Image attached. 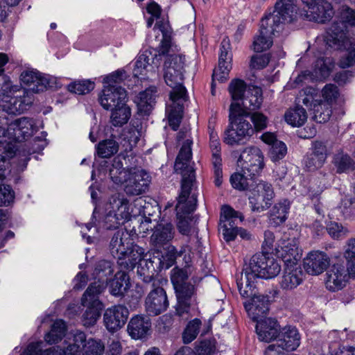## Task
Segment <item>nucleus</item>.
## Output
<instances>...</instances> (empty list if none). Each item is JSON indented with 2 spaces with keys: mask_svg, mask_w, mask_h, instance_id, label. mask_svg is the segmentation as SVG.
<instances>
[{
  "mask_svg": "<svg viewBox=\"0 0 355 355\" xmlns=\"http://www.w3.org/2000/svg\"><path fill=\"white\" fill-rule=\"evenodd\" d=\"M201 324V321L197 318L188 323L182 334V340L184 343H190L196 339L200 332Z\"/></svg>",
  "mask_w": 355,
  "mask_h": 355,
  "instance_id": "nucleus-50",
  "label": "nucleus"
},
{
  "mask_svg": "<svg viewBox=\"0 0 355 355\" xmlns=\"http://www.w3.org/2000/svg\"><path fill=\"white\" fill-rule=\"evenodd\" d=\"M304 276V272L300 263L285 264L280 281V286L283 290H293L302 283Z\"/></svg>",
  "mask_w": 355,
  "mask_h": 355,
  "instance_id": "nucleus-25",
  "label": "nucleus"
},
{
  "mask_svg": "<svg viewBox=\"0 0 355 355\" xmlns=\"http://www.w3.org/2000/svg\"><path fill=\"white\" fill-rule=\"evenodd\" d=\"M280 31L273 25L263 26L262 19L259 35L253 42L254 51L261 52L268 50L272 44V35Z\"/></svg>",
  "mask_w": 355,
  "mask_h": 355,
  "instance_id": "nucleus-28",
  "label": "nucleus"
},
{
  "mask_svg": "<svg viewBox=\"0 0 355 355\" xmlns=\"http://www.w3.org/2000/svg\"><path fill=\"white\" fill-rule=\"evenodd\" d=\"M171 76H166V67H164V78L167 85L172 88L170 98L173 102V105L168 112V121L171 128L176 130L181 122L182 117L183 107L175 102L180 99H184L186 96V89L182 85L183 74L181 72L172 70Z\"/></svg>",
  "mask_w": 355,
  "mask_h": 355,
  "instance_id": "nucleus-6",
  "label": "nucleus"
},
{
  "mask_svg": "<svg viewBox=\"0 0 355 355\" xmlns=\"http://www.w3.org/2000/svg\"><path fill=\"white\" fill-rule=\"evenodd\" d=\"M94 89V83L88 80L75 81L68 85V90L78 95L89 93Z\"/></svg>",
  "mask_w": 355,
  "mask_h": 355,
  "instance_id": "nucleus-57",
  "label": "nucleus"
},
{
  "mask_svg": "<svg viewBox=\"0 0 355 355\" xmlns=\"http://www.w3.org/2000/svg\"><path fill=\"white\" fill-rule=\"evenodd\" d=\"M128 309L122 305L113 306L105 310L103 322L106 329L110 332H115L122 328L128 318Z\"/></svg>",
  "mask_w": 355,
  "mask_h": 355,
  "instance_id": "nucleus-16",
  "label": "nucleus"
},
{
  "mask_svg": "<svg viewBox=\"0 0 355 355\" xmlns=\"http://www.w3.org/2000/svg\"><path fill=\"white\" fill-rule=\"evenodd\" d=\"M256 331L259 340L267 343L277 338L280 332L277 320L270 318L257 322Z\"/></svg>",
  "mask_w": 355,
  "mask_h": 355,
  "instance_id": "nucleus-30",
  "label": "nucleus"
},
{
  "mask_svg": "<svg viewBox=\"0 0 355 355\" xmlns=\"http://www.w3.org/2000/svg\"><path fill=\"white\" fill-rule=\"evenodd\" d=\"M252 297L244 302L245 309L249 317L255 322L263 320L269 311V300L264 295H256L254 291ZM251 295L249 296L250 297Z\"/></svg>",
  "mask_w": 355,
  "mask_h": 355,
  "instance_id": "nucleus-20",
  "label": "nucleus"
},
{
  "mask_svg": "<svg viewBox=\"0 0 355 355\" xmlns=\"http://www.w3.org/2000/svg\"><path fill=\"white\" fill-rule=\"evenodd\" d=\"M152 60L147 52L140 54L135 64L133 74L135 77L140 79H148L150 78V74L155 73V67L150 64Z\"/></svg>",
  "mask_w": 355,
  "mask_h": 355,
  "instance_id": "nucleus-34",
  "label": "nucleus"
},
{
  "mask_svg": "<svg viewBox=\"0 0 355 355\" xmlns=\"http://www.w3.org/2000/svg\"><path fill=\"white\" fill-rule=\"evenodd\" d=\"M132 243L128 232L119 230L111 239L110 244V253L117 259L119 257L122 256Z\"/></svg>",
  "mask_w": 355,
  "mask_h": 355,
  "instance_id": "nucleus-32",
  "label": "nucleus"
},
{
  "mask_svg": "<svg viewBox=\"0 0 355 355\" xmlns=\"http://www.w3.org/2000/svg\"><path fill=\"white\" fill-rule=\"evenodd\" d=\"M274 196L270 184L260 181L252 189L249 201L253 211L261 212L268 209Z\"/></svg>",
  "mask_w": 355,
  "mask_h": 355,
  "instance_id": "nucleus-13",
  "label": "nucleus"
},
{
  "mask_svg": "<svg viewBox=\"0 0 355 355\" xmlns=\"http://www.w3.org/2000/svg\"><path fill=\"white\" fill-rule=\"evenodd\" d=\"M143 255L144 249L132 243L122 256L117 258V263L121 269L131 270L139 263Z\"/></svg>",
  "mask_w": 355,
  "mask_h": 355,
  "instance_id": "nucleus-31",
  "label": "nucleus"
},
{
  "mask_svg": "<svg viewBox=\"0 0 355 355\" xmlns=\"http://www.w3.org/2000/svg\"><path fill=\"white\" fill-rule=\"evenodd\" d=\"M151 178L146 171L141 167H130L124 184V191L128 196H138L148 189Z\"/></svg>",
  "mask_w": 355,
  "mask_h": 355,
  "instance_id": "nucleus-11",
  "label": "nucleus"
},
{
  "mask_svg": "<svg viewBox=\"0 0 355 355\" xmlns=\"http://www.w3.org/2000/svg\"><path fill=\"white\" fill-rule=\"evenodd\" d=\"M229 92L234 101H242L247 93L246 84L241 79H234L229 85Z\"/></svg>",
  "mask_w": 355,
  "mask_h": 355,
  "instance_id": "nucleus-53",
  "label": "nucleus"
},
{
  "mask_svg": "<svg viewBox=\"0 0 355 355\" xmlns=\"http://www.w3.org/2000/svg\"><path fill=\"white\" fill-rule=\"evenodd\" d=\"M315 89L312 87H306L303 89L298 96L299 103H302L306 107L314 111V104H318L319 100L314 99Z\"/></svg>",
  "mask_w": 355,
  "mask_h": 355,
  "instance_id": "nucleus-58",
  "label": "nucleus"
},
{
  "mask_svg": "<svg viewBox=\"0 0 355 355\" xmlns=\"http://www.w3.org/2000/svg\"><path fill=\"white\" fill-rule=\"evenodd\" d=\"M12 87L13 89L11 92L6 94L3 104L0 106L1 110L8 113L10 120L13 119V114H20L24 112L32 103L31 99L28 96H12V94L17 91L18 87L12 85Z\"/></svg>",
  "mask_w": 355,
  "mask_h": 355,
  "instance_id": "nucleus-17",
  "label": "nucleus"
},
{
  "mask_svg": "<svg viewBox=\"0 0 355 355\" xmlns=\"http://www.w3.org/2000/svg\"><path fill=\"white\" fill-rule=\"evenodd\" d=\"M275 251L277 256L284 262V265L300 263L301 253L295 239L280 240Z\"/></svg>",
  "mask_w": 355,
  "mask_h": 355,
  "instance_id": "nucleus-21",
  "label": "nucleus"
},
{
  "mask_svg": "<svg viewBox=\"0 0 355 355\" xmlns=\"http://www.w3.org/2000/svg\"><path fill=\"white\" fill-rule=\"evenodd\" d=\"M129 278L125 272H118L110 283V291L113 295H123L129 288Z\"/></svg>",
  "mask_w": 355,
  "mask_h": 355,
  "instance_id": "nucleus-41",
  "label": "nucleus"
},
{
  "mask_svg": "<svg viewBox=\"0 0 355 355\" xmlns=\"http://www.w3.org/2000/svg\"><path fill=\"white\" fill-rule=\"evenodd\" d=\"M103 309L87 307L85 312L83 315V324L85 327L93 326L100 316Z\"/></svg>",
  "mask_w": 355,
  "mask_h": 355,
  "instance_id": "nucleus-63",
  "label": "nucleus"
},
{
  "mask_svg": "<svg viewBox=\"0 0 355 355\" xmlns=\"http://www.w3.org/2000/svg\"><path fill=\"white\" fill-rule=\"evenodd\" d=\"M105 345L101 340H86L84 344L83 355H103Z\"/></svg>",
  "mask_w": 355,
  "mask_h": 355,
  "instance_id": "nucleus-55",
  "label": "nucleus"
},
{
  "mask_svg": "<svg viewBox=\"0 0 355 355\" xmlns=\"http://www.w3.org/2000/svg\"><path fill=\"white\" fill-rule=\"evenodd\" d=\"M174 236L171 223L159 224L151 236V241L155 246H162L170 242Z\"/></svg>",
  "mask_w": 355,
  "mask_h": 355,
  "instance_id": "nucleus-36",
  "label": "nucleus"
},
{
  "mask_svg": "<svg viewBox=\"0 0 355 355\" xmlns=\"http://www.w3.org/2000/svg\"><path fill=\"white\" fill-rule=\"evenodd\" d=\"M330 258L321 251H312L304 259V267L306 272L312 275L322 274L330 266Z\"/></svg>",
  "mask_w": 355,
  "mask_h": 355,
  "instance_id": "nucleus-22",
  "label": "nucleus"
},
{
  "mask_svg": "<svg viewBox=\"0 0 355 355\" xmlns=\"http://www.w3.org/2000/svg\"><path fill=\"white\" fill-rule=\"evenodd\" d=\"M191 274V270L186 268H174L171 270V279L176 292L177 299L180 302L186 298H191L194 294V286L190 282H187L189 275Z\"/></svg>",
  "mask_w": 355,
  "mask_h": 355,
  "instance_id": "nucleus-14",
  "label": "nucleus"
},
{
  "mask_svg": "<svg viewBox=\"0 0 355 355\" xmlns=\"http://www.w3.org/2000/svg\"><path fill=\"white\" fill-rule=\"evenodd\" d=\"M110 110H112L110 122L114 126H121L126 123L131 115L130 109L127 105L126 101Z\"/></svg>",
  "mask_w": 355,
  "mask_h": 355,
  "instance_id": "nucleus-39",
  "label": "nucleus"
},
{
  "mask_svg": "<svg viewBox=\"0 0 355 355\" xmlns=\"http://www.w3.org/2000/svg\"><path fill=\"white\" fill-rule=\"evenodd\" d=\"M334 164L336 167V172L338 173H347L351 170H354L355 166V163L351 157L342 151L335 155Z\"/></svg>",
  "mask_w": 355,
  "mask_h": 355,
  "instance_id": "nucleus-44",
  "label": "nucleus"
},
{
  "mask_svg": "<svg viewBox=\"0 0 355 355\" xmlns=\"http://www.w3.org/2000/svg\"><path fill=\"white\" fill-rule=\"evenodd\" d=\"M96 150L100 157H109L118 152L119 145L114 139H105L98 144Z\"/></svg>",
  "mask_w": 355,
  "mask_h": 355,
  "instance_id": "nucleus-49",
  "label": "nucleus"
},
{
  "mask_svg": "<svg viewBox=\"0 0 355 355\" xmlns=\"http://www.w3.org/2000/svg\"><path fill=\"white\" fill-rule=\"evenodd\" d=\"M239 218L241 221H243L244 216L240 212L236 211L231 207L228 205H224L221 209L220 214V222L224 223H234V219Z\"/></svg>",
  "mask_w": 355,
  "mask_h": 355,
  "instance_id": "nucleus-60",
  "label": "nucleus"
},
{
  "mask_svg": "<svg viewBox=\"0 0 355 355\" xmlns=\"http://www.w3.org/2000/svg\"><path fill=\"white\" fill-rule=\"evenodd\" d=\"M336 211H340V216H350L355 211V197L352 194L345 195Z\"/></svg>",
  "mask_w": 355,
  "mask_h": 355,
  "instance_id": "nucleus-51",
  "label": "nucleus"
},
{
  "mask_svg": "<svg viewBox=\"0 0 355 355\" xmlns=\"http://www.w3.org/2000/svg\"><path fill=\"white\" fill-rule=\"evenodd\" d=\"M126 77L127 75L125 70H116L103 78V85L109 87H120L119 84L124 80Z\"/></svg>",
  "mask_w": 355,
  "mask_h": 355,
  "instance_id": "nucleus-61",
  "label": "nucleus"
},
{
  "mask_svg": "<svg viewBox=\"0 0 355 355\" xmlns=\"http://www.w3.org/2000/svg\"><path fill=\"white\" fill-rule=\"evenodd\" d=\"M281 270L278 261L265 254H256L252 256L250 263L243 269L237 285L241 295L248 297L255 288V282L258 278L271 279L276 277Z\"/></svg>",
  "mask_w": 355,
  "mask_h": 355,
  "instance_id": "nucleus-3",
  "label": "nucleus"
},
{
  "mask_svg": "<svg viewBox=\"0 0 355 355\" xmlns=\"http://www.w3.org/2000/svg\"><path fill=\"white\" fill-rule=\"evenodd\" d=\"M334 67L331 59L322 58L318 59L313 73L304 71L295 79L297 83L303 82L304 80H322L329 76Z\"/></svg>",
  "mask_w": 355,
  "mask_h": 355,
  "instance_id": "nucleus-26",
  "label": "nucleus"
},
{
  "mask_svg": "<svg viewBox=\"0 0 355 355\" xmlns=\"http://www.w3.org/2000/svg\"><path fill=\"white\" fill-rule=\"evenodd\" d=\"M150 328V322L148 318L140 315L133 317L128 323V331L130 336L134 339L145 337Z\"/></svg>",
  "mask_w": 355,
  "mask_h": 355,
  "instance_id": "nucleus-33",
  "label": "nucleus"
},
{
  "mask_svg": "<svg viewBox=\"0 0 355 355\" xmlns=\"http://www.w3.org/2000/svg\"><path fill=\"white\" fill-rule=\"evenodd\" d=\"M129 168L123 167L121 160L116 157L110 168V176L116 184H124L129 174Z\"/></svg>",
  "mask_w": 355,
  "mask_h": 355,
  "instance_id": "nucleus-42",
  "label": "nucleus"
},
{
  "mask_svg": "<svg viewBox=\"0 0 355 355\" xmlns=\"http://www.w3.org/2000/svg\"><path fill=\"white\" fill-rule=\"evenodd\" d=\"M216 350V347L214 340H205L196 345L193 352L195 355H214Z\"/></svg>",
  "mask_w": 355,
  "mask_h": 355,
  "instance_id": "nucleus-59",
  "label": "nucleus"
},
{
  "mask_svg": "<svg viewBox=\"0 0 355 355\" xmlns=\"http://www.w3.org/2000/svg\"><path fill=\"white\" fill-rule=\"evenodd\" d=\"M297 13L295 0H278L275 10L263 18V25H273L276 28L282 30L286 23L291 22Z\"/></svg>",
  "mask_w": 355,
  "mask_h": 355,
  "instance_id": "nucleus-9",
  "label": "nucleus"
},
{
  "mask_svg": "<svg viewBox=\"0 0 355 355\" xmlns=\"http://www.w3.org/2000/svg\"><path fill=\"white\" fill-rule=\"evenodd\" d=\"M290 202L288 200H282L276 203L271 210L273 219H277L280 223L286 220L290 209Z\"/></svg>",
  "mask_w": 355,
  "mask_h": 355,
  "instance_id": "nucleus-54",
  "label": "nucleus"
},
{
  "mask_svg": "<svg viewBox=\"0 0 355 355\" xmlns=\"http://www.w3.org/2000/svg\"><path fill=\"white\" fill-rule=\"evenodd\" d=\"M9 115L0 108V156L1 159H10L15 155V146L8 139L6 125L9 124Z\"/></svg>",
  "mask_w": 355,
  "mask_h": 355,
  "instance_id": "nucleus-27",
  "label": "nucleus"
},
{
  "mask_svg": "<svg viewBox=\"0 0 355 355\" xmlns=\"http://www.w3.org/2000/svg\"><path fill=\"white\" fill-rule=\"evenodd\" d=\"M42 342L33 343L28 345L21 355H64L60 347H51L42 351Z\"/></svg>",
  "mask_w": 355,
  "mask_h": 355,
  "instance_id": "nucleus-43",
  "label": "nucleus"
},
{
  "mask_svg": "<svg viewBox=\"0 0 355 355\" xmlns=\"http://www.w3.org/2000/svg\"><path fill=\"white\" fill-rule=\"evenodd\" d=\"M325 275L326 288L331 291L344 288L349 277L343 261L341 260L330 264Z\"/></svg>",
  "mask_w": 355,
  "mask_h": 355,
  "instance_id": "nucleus-15",
  "label": "nucleus"
},
{
  "mask_svg": "<svg viewBox=\"0 0 355 355\" xmlns=\"http://www.w3.org/2000/svg\"><path fill=\"white\" fill-rule=\"evenodd\" d=\"M262 103V91L258 87H249L242 99L243 107L249 110H257Z\"/></svg>",
  "mask_w": 355,
  "mask_h": 355,
  "instance_id": "nucleus-37",
  "label": "nucleus"
},
{
  "mask_svg": "<svg viewBox=\"0 0 355 355\" xmlns=\"http://www.w3.org/2000/svg\"><path fill=\"white\" fill-rule=\"evenodd\" d=\"M287 153V147L286 144L279 141H276L272 146L269 152L270 159L275 162L283 159Z\"/></svg>",
  "mask_w": 355,
  "mask_h": 355,
  "instance_id": "nucleus-62",
  "label": "nucleus"
},
{
  "mask_svg": "<svg viewBox=\"0 0 355 355\" xmlns=\"http://www.w3.org/2000/svg\"><path fill=\"white\" fill-rule=\"evenodd\" d=\"M162 261L159 258L152 257L150 253L145 254L144 252L142 258L137 263L139 264V268H140L139 272L144 275H146L147 273V276L148 277L150 273L153 275V272L155 270L154 264L160 265Z\"/></svg>",
  "mask_w": 355,
  "mask_h": 355,
  "instance_id": "nucleus-46",
  "label": "nucleus"
},
{
  "mask_svg": "<svg viewBox=\"0 0 355 355\" xmlns=\"http://www.w3.org/2000/svg\"><path fill=\"white\" fill-rule=\"evenodd\" d=\"M155 88H149L140 92L136 97L135 103L141 114H149L155 103Z\"/></svg>",
  "mask_w": 355,
  "mask_h": 355,
  "instance_id": "nucleus-35",
  "label": "nucleus"
},
{
  "mask_svg": "<svg viewBox=\"0 0 355 355\" xmlns=\"http://www.w3.org/2000/svg\"><path fill=\"white\" fill-rule=\"evenodd\" d=\"M230 121L224 134L223 141L225 144L230 146L238 145L253 135L254 129L245 118L236 117Z\"/></svg>",
  "mask_w": 355,
  "mask_h": 355,
  "instance_id": "nucleus-10",
  "label": "nucleus"
},
{
  "mask_svg": "<svg viewBox=\"0 0 355 355\" xmlns=\"http://www.w3.org/2000/svg\"><path fill=\"white\" fill-rule=\"evenodd\" d=\"M145 201L139 198L131 204L123 194L116 193L111 196L105 207L103 226L114 229L130 220L133 216L145 214Z\"/></svg>",
  "mask_w": 355,
  "mask_h": 355,
  "instance_id": "nucleus-4",
  "label": "nucleus"
},
{
  "mask_svg": "<svg viewBox=\"0 0 355 355\" xmlns=\"http://www.w3.org/2000/svg\"><path fill=\"white\" fill-rule=\"evenodd\" d=\"M184 62L185 58L182 55H169L164 64V67H166V76L170 77L169 76H171V71L172 70H175V71L181 72L183 74Z\"/></svg>",
  "mask_w": 355,
  "mask_h": 355,
  "instance_id": "nucleus-47",
  "label": "nucleus"
},
{
  "mask_svg": "<svg viewBox=\"0 0 355 355\" xmlns=\"http://www.w3.org/2000/svg\"><path fill=\"white\" fill-rule=\"evenodd\" d=\"M113 272L112 265L110 261H101L95 269L94 275L98 282H94L85 291L81 304L85 307L103 309V305L99 300V295L106 286L107 277Z\"/></svg>",
  "mask_w": 355,
  "mask_h": 355,
  "instance_id": "nucleus-5",
  "label": "nucleus"
},
{
  "mask_svg": "<svg viewBox=\"0 0 355 355\" xmlns=\"http://www.w3.org/2000/svg\"><path fill=\"white\" fill-rule=\"evenodd\" d=\"M192 143L190 139H187L184 142L174 165L175 171L182 176V189L176 205V211L178 228L179 232L184 235H188L191 232L192 220L189 215L196 209L197 202L196 193H191L195 180L191 161Z\"/></svg>",
  "mask_w": 355,
  "mask_h": 355,
  "instance_id": "nucleus-1",
  "label": "nucleus"
},
{
  "mask_svg": "<svg viewBox=\"0 0 355 355\" xmlns=\"http://www.w3.org/2000/svg\"><path fill=\"white\" fill-rule=\"evenodd\" d=\"M21 83L27 87V89L37 93L42 92L48 85L46 78L39 71L35 70H26L21 73Z\"/></svg>",
  "mask_w": 355,
  "mask_h": 355,
  "instance_id": "nucleus-29",
  "label": "nucleus"
},
{
  "mask_svg": "<svg viewBox=\"0 0 355 355\" xmlns=\"http://www.w3.org/2000/svg\"><path fill=\"white\" fill-rule=\"evenodd\" d=\"M344 257L347 261V272L348 277H355V251L347 243V248L344 252Z\"/></svg>",
  "mask_w": 355,
  "mask_h": 355,
  "instance_id": "nucleus-64",
  "label": "nucleus"
},
{
  "mask_svg": "<svg viewBox=\"0 0 355 355\" xmlns=\"http://www.w3.org/2000/svg\"><path fill=\"white\" fill-rule=\"evenodd\" d=\"M285 121L293 127H300L307 120V114L302 107L297 106L295 108L288 110L284 114Z\"/></svg>",
  "mask_w": 355,
  "mask_h": 355,
  "instance_id": "nucleus-40",
  "label": "nucleus"
},
{
  "mask_svg": "<svg viewBox=\"0 0 355 355\" xmlns=\"http://www.w3.org/2000/svg\"><path fill=\"white\" fill-rule=\"evenodd\" d=\"M237 164L241 172L252 178L259 175L265 166L263 153L258 146H248L241 151Z\"/></svg>",
  "mask_w": 355,
  "mask_h": 355,
  "instance_id": "nucleus-7",
  "label": "nucleus"
},
{
  "mask_svg": "<svg viewBox=\"0 0 355 355\" xmlns=\"http://www.w3.org/2000/svg\"><path fill=\"white\" fill-rule=\"evenodd\" d=\"M167 257L168 262L166 263V267L171 266L175 260L177 259H182V261L185 263V268L190 270V265L192 262L191 250L189 245L183 246L181 250L178 252L175 247L169 246Z\"/></svg>",
  "mask_w": 355,
  "mask_h": 355,
  "instance_id": "nucleus-38",
  "label": "nucleus"
},
{
  "mask_svg": "<svg viewBox=\"0 0 355 355\" xmlns=\"http://www.w3.org/2000/svg\"><path fill=\"white\" fill-rule=\"evenodd\" d=\"M6 127L8 139L15 146V153H16V141L31 137L37 130L33 120L26 117L12 119Z\"/></svg>",
  "mask_w": 355,
  "mask_h": 355,
  "instance_id": "nucleus-12",
  "label": "nucleus"
},
{
  "mask_svg": "<svg viewBox=\"0 0 355 355\" xmlns=\"http://www.w3.org/2000/svg\"><path fill=\"white\" fill-rule=\"evenodd\" d=\"M355 10L347 6L340 8L339 19L335 21L327 32V43L336 49H345L346 56L342 58L340 65L347 68L355 64Z\"/></svg>",
  "mask_w": 355,
  "mask_h": 355,
  "instance_id": "nucleus-2",
  "label": "nucleus"
},
{
  "mask_svg": "<svg viewBox=\"0 0 355 355\" xmlns=\"http://www.w3.org/2000/svg\"><path fill=\"white\" fill-rule=\"evenodd\" d=\"M209 139H210V148L212 152V163L213 164H220L221 158L220 156V144L218 133L209 126Z\"/></svg>",
  "mask_w": 355,
  "mask_h": 355,
  "instance_id": "nucleus-52",
  "label": "nucleus"
},
{
  "mask_svg": "<svg viewBox=\"0 0 355 355\" xmlns=\"http://www.w3.org/2000/svg\"><path fill=\"white\" fill-rule=\"evenodd\" d=\"M126 91L121 87L103 85L98 101L105 110H110L126 101Z\"/></svg>",
  "mask_w": 355,
  "mask_h": 355,
  "instance_id": "nucleus-23",
  "label": "nucleus"
},
{
  "mask_svg": "<svg viewBox=\"0 0 355 355\" xmlns=\"http://www.w3.org/2000/svg\"><path fill=\"white\" fill-rule=\"evenodd\" d=\"M159 28L162 33V40L158 47L159 54L165 55L170 53L171 50V33L166 30L164 25H160L157 22L154 28Z\"/></svg>",
  "mask_w": 355,
  "mask_h": 355,
  "instance_id": "nucleus-56",
  "label": "nucleus"
},
{
  "mask_svg": "<svg viewBox=\"0 0 355 355\" xmlns=\"http://www.w3.org/2000/svg\"><path fill=\"white\" fill-rule=\"evenodd\" d=\"M85 342V334L82 331H77L73 335V343L69 344L65 349H62V352L64 355H77L81 350H83Z\"/></svg>",
  "mask_w": 355,
  "mask_h": 355,
  "instance_id": "nucleus-48",
  "label": "nucleus"
},
{
  "mask_svg": "<svg viewBox=\"0 0 355 355\" xmlns=\"http://www.w3.org/2000/svg\"><path fill=\"white\" fill-rule=\"evenodd\" d=\"M230 44L228 39H223L220 44V52L218 67L214 70L213 82H224L228 78L232 69V55L229 53Z\"/></svg>",
  "mask_w": 355,
  "mask_h": 355,
  "instance_id": "nucleus-18",
  "label": "nucleus"
},
{
  "mask_svg": "<svg viewBox=\"0 0 355 355\" xmlns=\"http://www.w3.org/2000/svg\"><path fill=\"white\" fill-rule=\"evenodd\" d=\"M340 96L338 88L334 84H327L321 90V99L314 104L313 119L318 123H325L331 117L332 106Z\"/></svg>",
  "mask_w": 355,
  "mask_h": 355,
  "instance_id": "nucleus-8",
  "label": "nucleus"
},
{
  "mask_svg": "<svg viewBox=\"0 0 355 355\" xmlns=\"http://www.w3.org/2000/svg\"><path fill=\"white\" fill-rule=\"evenodd\" d=\"M306 5L307 9L305 10V17L309 21L324 23L333 17L332 6L325 0H314Z\"/></svg>",
  "mask_w": 355,
  "mask_h": 355,
  "instance_id": "nucleus-19",
  "label": "nucleus"
},
{
  "mask_svg": "<svg viewBox=\"0 0 355 355\" xmlns=\"http://www.w3.org/2000/svg\"><path fill=\"white\" fill-rule=\"evenodd\" d=\"M168 302L165 291L161 287L154 288L148 295L145 306L150 315H159L168 307Z\"/></svg>",
  "mask_w": 355,
  "mask_h": 355,
  "instance_id": "nucleus-24",
  "label": "nucleus"
},
{
  "mask_svg": "<svg viewBox=\"0 0 355 355\" xmlns=\"http://www.w3.org/2000/svg\"><path fill=\"white\" fill-rule=\"evenodd\" d=\"M66 332V324L61 320L53 322L51 331L45 335V341L51 345L62 340Z\"/></svg>",
  "mask_w": 355,
  "mask_h": 355,
  "instance_id": "nucleus-45",
  "label": "nucleus"
}]
</instances>
